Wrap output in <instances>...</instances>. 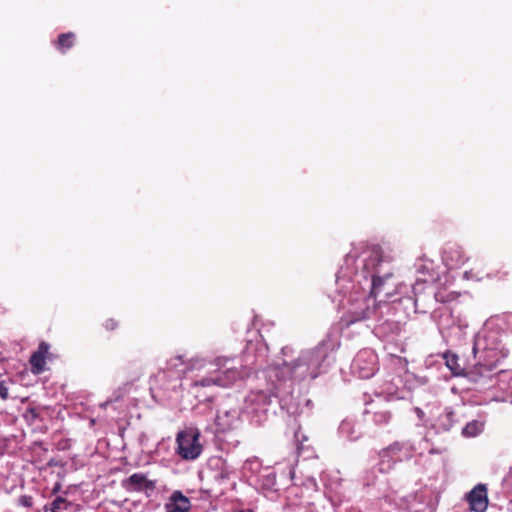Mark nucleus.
<instances>
[{"label": "nucleus", "mask_w": 512, "mask_h": 512, "mask_svg": "<svg viewBox=\"0 0 512 512\" xmlns=\"http://www.w3.org/2000/svg\"><path fill=\"white\" fill-rule=\"evenodd\" d=\"M103 327L107 330V331H114L116 330L118 327H119V322L114 319V318H109V319H106L103 323Z\"/></svg>", "instance_id": "nucleus-20"}, {"label": "nucleus", "mask_w": 512, "mask_h": 512, "mask_svg": "<svg viewBox=\"0 0 512 512\" xmlns=\"http://www.w3.org/2000/svg\"><path fill=\"white\" fill-rule=\"evenodd\" d=\"M213 385L218 386V376L217 375L215 377L207 376V377L201 378L200 380H195L192 383V388L197 389L200 387H210Z\"/></svg>", "instance_id": "nucleus-14"}, {"label": "nucleus", "mask_w": 512, "mask_h": 512, "mask_svg": "<svg viewBox=\"0 0 512 512\" xmlns=\"http://www.w3.org/2000/svg\"><path fill=\"white\" fill-rule=\"evenodd\" d=\"M444 358H445L447 367L451 370V372L454 375L466 376V374L468 373V370L466 371L464 365H462L460 363V359L456 354L447 352L444 354Z\"/></svg>", "instance_id": "nucleus-10"}, {"label": "nucleus", "mask_w": 512, "mask_h": 512, "mask_svg": "<svg viewBox=\"0 0 512 512\" xmlns=\"http://www.w3.org/2000/svg\"><path fill=\"white\" fill-rule=\"evenodd\" d=\"M455 413L453 411H449L445 414V419L448 422L446 426V430H449L452 427V422L454 421Z\"/></svg>", "instance_id": "nucleus-22"}, {"label": "nucleus", "mask_w": 512, "mask_h": 512, "mask_svg": "<svg viewBox=\"0 0 512 512\" xmlns=\"http://www.w3.org/2000/svg\"><path fill=\"white\" fill-rule=\"evenodd\" d=\"M443 261L450 269L458 268L466 261L463 249L454 243H449L442 254Z\"/></svg>", "instance_id": "nucleus-7"}, {"label": "nucleus", "mask_w": 512, "mask_h": 512, "mask_svg": "<svg viewBox=\"0 0 512 512\" xmlns=\"http://www.w3.org/2000/svg\"><path fill=\"white\" fill-rule=\"evenodd\" d=\"M76 35L73 32L62 33L58 36L55 43L56 48L61 53H66L67 50L74 46Z\"/></svg>", "instance_id": "nucleus-11"}, {"label": "nucleus", "mask_w": 512, "mask_h": 512, "mask_svg": "<svg viewBox=\"0 0 512 512\" xmlns=\"http://www.w3.org/2000/svg\"><path fill=\"white\" fill-rule=\"evenodd\" d=\"M59 489V485H57L54 489H53V493H56Z\"/></svg>", "instance_id": "nucleus-28"}, {"label": "nucleus", "mask_w": 512, "mask_h": 512, "mask_svg": "<svg viewBox=\"0 0 512 512\" xmlns=\"http://www.w3.org/2000/svg\"><path fill=\"white\" fill-rule=\"evenodd\" d=\"M18 504L26 508H31L34 504L33 497L30 495H22L18 499Z\"/></svg>", "instance_id": "nucleus-18"}, {"label": "nucleus", "mask_w": 512, "mask_h": 512, "mask_svg": "<svg viewBox=\"0 0 512 512\" xmlns=\"http://www.w3.org/2000/svg\"><path fill=\"white\" fill-rule=\"evenodd\" d=\"M127 492H152L156 488V481L149 480L143 473H134L121 482Z\"/></svg>", "instance_id": "nucleus-6"}, {"label": "nucleus", "mask_w": 512, "mask_h": 512, "mask_svg": "<svg viewBox=\"0 0 512 512\" xmlns=\"http://www.w3.org/2000/svg\"><path fill=\"white\" fill-rule=\"evenodd\" d=\"M238 512H254V511H253V510H251V509H247V510H240V511H238Z\"/></svg>", "instance_id": "nucleus-27"}, {"label": "nucleus", "mask_w": 512, "mask_h": 512, "mask_svg": "<svg viewBox=\"0 0 512 512\" xmlns=\"http://www.w3.org/2000/svg\"><path fill=\"white\" fill-rule=\"evenodd\" d=\"M361 357H362V354L358 355V357H357V359H356V361H355V364H356V365H358V363H359V361H360Z\"/></svg>", "instance_id": "nucleus-26"}, {"label": "nucleus", "mask_w": 512, "mask_h": 512, "mask_svg": "<svg viewBox=\"0 0 512 512\" xmlns=\"http://www.w3.org/2000/svg\"><path fill=\"white\" fill-rule=\"evenodd\" d=\"M464 499L471 512H486L489 505L487 486L482 483L477 484L465 494Z\"/></svg>", "instance_id": "nucleus-4"}, {"label": "nucleus", "mask_w": 512, "mask_h": 512, "mask_svg": "<svg viewBox=\"0 0 512 512\" xmlns=\"http://www.w3.org/2000/svg\"><path fill=\"white\" fill-rule=\"evenodd\" d=\"M28 413L31 415L32 418H36L38 416V413L35 408H29Z\"/></svg>", "instance_id": "nucleus-24"}, {"label": "nucleus", "mask_w": 512, "mask_h": 512, "mask_svg": "<svg viewBox=\"0 0 512 512\" xmlns=\"http://www.w3.org/2000/svg\"><path fill=\"white\" fill-rule=\"evenodd\" d=\"M401 451V447L399 444H393L386 449H383L380 452V457L382 461L386 458H395L400 461V458L397 457V454Z\"/></svg>", "instance_id": "nucleus-15"}, {"label": "nucleus", "mask_w": 512, "mask_h": 512, "mask_svg": "<svg viewBox=\"0 0 512 512\" xmlns=\"http://www.w3.org/2000/svg\"><path fill=\"white\" fill-rule=\"evenodd\" d=\"M310 357L309 354H303L298 359H296L292 364V370L302 365H309Z\"/></svg>", "instance_id": "nucleus-19"}, {"label": "nucleus", "mask_w": 512, "mask_h": 512, "mask_svg": "<svg viewBox=\"0 0 512 512\" xmlns=\"http://www.w3.org/2000/svg\"><path fill=\"white\" fill-rule=\"evenodd\" d=\"M191 501L180 490H175L165 503L166 512H190Z\"/></svg>", "instance_id": "nucleus-8"}, {"label": "nucleus", "mask_w": 512, "mask_h": 512, "mask_svg": "<svg viewBox=\"0 0 512 512\" xmlns=\"http://www.w3.org/2000/svg\"><path fill=\"white\" fill-rule=\"evenodd\" d=\"M56 356L50 351V345L47 342H40L36 351L32 353L29 359L31 371L39 375L46 370V360H53Z\"/></svg>", "instance_id": "nucleus-5"}, {"label": "nucleus", "mask_w": 512, "mask_h": 512, "mask_svg": "<svg viewBox=\"0 0 512 512\" xmlns=\"http://www.w3.org/2000/svg\"><path fill=\"white\" fill-rule=\"evenodd\" d=\"M12 380L5 379L0 381V399L6 401L9 398V386Z\"/></svg>", "instance_id": "nucleus-17"}, {"label": "nucleus", "mask_w": 512, "mask_h": 512, "mask_svg": "<svg viewBox=\"0 0 512 512\" xmlns=\"http://www.w3.org/2000/svg\"><path fill=\"white\" fill-rule=\"evenodd\" d=\"M476 363L468 370L467 379L476 384L479 390L489 389L496 384L502 391L512 388V370L500 369L496 376L493 371L508 356L503 344L488 335H477L473 346Z\"/></svg>", "instance_id": "nucleus-1"}, {"label": "nucleus", "mask_w": 512, "mask_h": 512, "mask_svg": "<svg viewBox=\"0 0 512 512\" xmlns=\"http://www.w3.org/2000/svg\"><path fill=\"white\" fill-rule=\"evenodd\" d=\"M390 274H387L385 277H381L379 275H373L372 278V294L377 296L382 290V287L384 285V280L386 278H389Z\"/></svg>", "instance_id": "nucleus-16"}, {"label": "nucleus", "mask_w": 512, "mask_h": 512, "mask_svg": "<svg viewBox=\"0 0 512 512\" xmlns=\"http://www.w3.org/2000/svg\"><path fill=\"white\" fill-rule=\"evenodd\" d=\"M200 433L197 430L189 429L178 433L177 452L185 460H194L202 452V446L199 443Z\"/></svg>", "instance_id": "nucleus-3"}, {"label": "nucleus", "mask_w": 512, "mask_h": 512, "mask_svg": "<svg viewBox=\"0 0 512 512\" xmlns=\"http://www.w3.org/2000/svg\"><path fill=\"white\" fill-rule=\"evenodd\" d=\"M184 363L182 356H176L171 358L168 362L170 368H177L178 365H182Z\"/></svg>", "instance_id": "nucleus-21"}, {"label": "nucleus", "mask_w": 512, "mask_h": 512, "mask_svg": "<svg viewBox=\"0 0 512 512\" xmlns=\"http://www.w3.org/2000/svg\"><path fill=\"white\" fill-rule=\"evenodd\" d=\"M484 429V422L472 420L468 422L462 429V435L466 438L478 436Z\"/></svg>", "instance_id": "nucleus-12"}, {"label": "nucleus", "mask_w": 512, "mask_h": 512, "mask_svg": "<svg viewBox=\"0 0 512 512\" xmlns=\"http://www.w3.org/2000/svg\"><path fill=\"white\" fill-rule=\"evenodd\" d=\"M218 367V386L229 387L239 380L250 376L251 369L242 364L236 365L234 361L228 358H217L215 361Z\"/></svg>", "instance_id": "nucleus-2"}, {"label": "nucleus", "mask_w": 512, "mask_h": 512, "mask_svg": "<svg viewBox=\"0 0 512 512\" xmlns=\"http://www.w3.org/2000/svg\"><path fill=\"white\" fill-rule=\"evenodd\" d=\"M365 413L371 415L373 423L379 427L388 425L392 418L390 410L383 405H373L371 409H366Z\"/></svg>", "instance_id": "nucleus-9"}, {"label": "nucleus", "mask_w": 512, "mask_h": 512, "mask_svg": "<svg viewBox=\"0 0 512 512\" xmlns=\"http://www.w3.org/2000/svg\"><path fill=\"white\" fill-rule=\"evenodd\" d=\"M374 369L373 367L366 369L363 373H361V377L368 378L373 375Z\"/></svg>", "instance_id": "nucleus-23"}, {"label": "nucleus", "mask_w": 512, "mask_h": 512, "mask_svg": "<svg viewBox=\"0 0 512 512\" xmlns=\"http://www.w3.org/2000/svg\"><path fill=\"white\" fill-rule=\"evenodd\" d=\"M493 399H495V400H500V401H506V400H507V398H506V397H501V398L493 397Z\"/></svg>", "instance_id": "nucleus-25"}, {"label": "nucleus", "mask_w": 512, "mask_h": 512, "mask_svg": "<svg viewBox=\"0 0 512 512\" xmlns=\"http://www.w3.org/2000/svg\"><path fill=\"white\" fill-rule=\"evenodd\" d=\"M71 506V503L63 498V497H56L48 507L47 505L44 507V509L51 512H67Z\"/></svg>", "instance_id": "nucleus-13"}]
</instances>
